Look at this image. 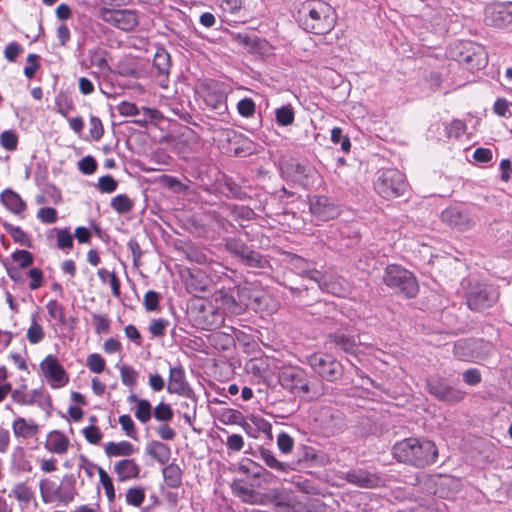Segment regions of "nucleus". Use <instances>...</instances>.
<instances>
[{
	"label": "nucleus",
	"instance_id": "nucleus-1",
	"mask_svg": "<svg viewBox=\"0 0 512 512\" xmlns=\"http://www.w3.org/2000/svg\"><path fill=\"white\" fill-rule=\"evenodd\" d=\"M392 455L399 462L424 468L436 462L438 450L434 442L426 438L409 437L393 445Z\"/></svg>",
	"mask_w": 512,
	"mask_h": 512
},
{
	"label": "nucleus",
	"instance_id": "nucleus-2",
	"mask_svg": "<svg viewBox=\"0 0 512 512\" xmlns=\"http://www.w3.org/2000/svg\"><path fill=\"white\" fill-rule=\"evenodd\" d=\"M299 25L306 32L323 35L330 32L336 22L331 5L321 0H308L298 11Z\"/></svg>",
	"mask_w": 512,
	"mask_h": 512
},
{
	"label": "nucleus",
	"instance_id": "nucleus-3",
	"mask_svg": "<svg viewBox=\"0 0 512 512\" xmlns=\"http://www.w3.org/2000/svg\"><path fill=\"white\" fill-rule=\"evenodd\" d=\"M196 93L208 109L214 111L220 120H224L228 115L227 94L220 83L204 80L197 85Z\"/></svg>",
	"mask_w": 512,
	"mask_h": 512
},
{
	"label": "nucleus",
	"instance_id": "nucleus-4",
	"mask_svg": "<svg viewBox=\"0 0 512 512\" xmlns=\"http://www.w3.org/2000/svg\"><path fill=\"white\" fill-rule=\"evenodd\" d=\"M383 282L392 289H397L408 298L417 295L419 286L414 275L399 265H388L383 275Z\"/></svg>",
	"mask_w": 512,
	"mask_h": 512
},
{
	"label": "nucleus",
	"instance_id": "nucleus-5",
	"mask_svg": "<svg viewBox=\"0 0 512 512\" xmlns=\"http://www.w3.org/2000/svg\"><path fill=\"white\" fill-rule=\"evenodd\" d=\"M374 188L381 197L391 199L404 195L408 184L402 172L397 169H387L381 172Z\"/></svg>",
	"mask_w": 512,
	"mask_h": 512
},
{
	"label": "nucleus",
	"instance_id": "nucleus-6",
	"mask_svg": "<svg viewBox=\"0 0 512 512\" xmlns=\"http://www.w3.org/2000/svg\"><path fill=\"white\" fill-rule=\"evenodd\" d=\"M307 364L321 379L335 382L343 375V366L332 355L313 353L307 357Z\"/></svg>",
	"mask_w": 512,
	"mask_h": 512
},
{
	"label": "nucleus",
	"instance_id": "nucleus-7",
	"mask_svg": "<svg viewBox=\"0 0 512 512\" xmlns=\"http://www.w3.org/2000/svg\"><path fill=\"white\" fill-rule=\"evenodd\" d=\"M498 299V291L485 283H476L471 286L466 294V301L469 309L482 311L491 307Z\"/></svg>",
	"mask_w": 512,
	"mask_h": 512
},
{
	"label": "nucleus",
	"instance_id": "nucleus-8",
	"mask_svg": "<svg viewBox=\"0 0 512 512\" xmlns=\"http://www.w3.org/2000/svg\"><path fill=\"white\" fill-rule=\"evenodd\" d=\"M307 276L318 283L321 290L331 293L338 297H345L350 292L349 283L341 276L333 272L321 274L317 270H310Z\"/></svg>",
	"mask_w": 512,
	"mask_h": 512
},
{
	"label": "nucleus",
	"instance_id": "nucleus-9",
	"mask_svg": "<svg viewBox=\"0 0 512 512\" xmlns=\"http://www.w3.org/2000/svg\"><path fill=\"white\" fill-rule=\"evenodd\" d=\"M487 26L498 29L512 28V2H497L488 5L484 12Z\"/></svg>",
	"mask_w": 512,
	"mask_h": 512
},
{
	"label": "nucleus",
	"instance_id": "nucleus-10",
	"mask_svg": "<svg viewBox=\"0 0 512 512\" xmlns=\"http://www.w3.org/2000/svg\"><path fill=\"white\" fill-rule=\"evenodd\" d=\"M428 392L439 401L446 403H458L465 397V392L450 385V383L441 377H432L427 380Z\"/></svg>",
	"mask_w": 512,
	"mask_h": 512
},
{
	"label": "nucleus",
	"instance_id": "nucleus-11",
	"mask_svg": "<svg viewBox=\"0 0 512 512\" xmlns=\"http://www.w3.org/2000/svg\"><path fill=\"white\" fill-rule=\"evenodd\" d=\"M441 219L444 223L458 231L470 230L476 223L474 215L462 206H450L442 211Z\"/></svg>",
	"mask_w": 512,
	"mask_h": 512
},
{
	"label": "nucleus",
	"instance_id": "nucleus-12",
	"mask_svg": "<svg viewBox=\"0 0 512 512\" xmlns=\"http://www.w3.org/2000/svg\"><path fill=\"white\" fill-rule=\"evenodd\" d=\"M280 385L296 396L306 394L310 391L309 381L305 373L296 368L283 370L279 375Z\"/></svg>",
	"mask_w": 512,
	"mask_h": 512
},
{
	"label": "nucleus",
	"instance_id": "nucleus-13",
	"mask_svg": "<svg viewBox=\"0 0 512 512\" xmlns=\"http://www.w3.org/2000/svg\"><path fill=\"white\" fill-rule=\"evenodd\" d=\"M167 392L177 394L186 399H193L196 394L186 378V373L181 364L170 366Z\"/></svg>",
	"mask_w": 512,
	"mask_h": 512
},
{
	"label": "nucleus",
	"instance_id": "nucleus-14",
	"mask_svg": "<svg viewBox=\"0 0 512 512\" xmlns=\"http://www.w3.org/2000/svg\"><path fill=\"white\" fill-rule=\"evenodd\" d=\"M344 479L353 485L367 489L385 486L387 481L383 475L361 468L347 471Z\"/></svg>",
	"mask_w": 512,
	"mask_h": 512
},
{
	"label": "nucleus",
	"instance_id": "nucleus-15",
	"mask_svg": "<svg viewBox=\"0 0 512 512\" xmlns=\"http://www.w3.org/2000/svg\"><path fill=\"white\" fill-rule=\"evenodd\" d=\"M41 370L53 388H60L68 383V376L57 358L48 355L40 364Z\"/></svg>",
	"mask_w": 512,
	"mask_h": 512
},
{
	"label": "nucleus",
	"instance_id": "nucleus-16",
	"mask_svg": "<svg viewBox=\"0 0 512 512\" xmlns=\"http://www.w3.org/2000/svg\"><path fill=\"white\" fill-rule=\"evenodd\" d=\"M103 19L123 31H131L138 25L137 14L133 10H109L102 13Z\"/></svg>",
	"mask_w": 512,
	"mask_h": 512
},
{
	"label": "nucleus",
	"instance_id": "nucleus-17",
	"mask_svg": "<svg viewBox=\"0 0 512 512\" xmlns=\"http://www.w3.org/2000/svg\"><path fill=\"white\" fill-rule=\"evenodd\" d=\"M309 209L315 217L322 221L334 219L340 213L338 205L332 199L321 195L310 198Z\"/></svg>",
	"mask_w": 512,
	"mask_h": 512
},
{
	"label": "nucleus",
	"instance_id": "nucleus-18",
	"mask_svg": "<svg viewBox=\"0 0 512 512\" xmlns=\"http://www.w3.org/2000/svg\"><path fill=\"white\" fill-rule=\"evenodd\" d=\"M459 62L466 63L470 69L479 70L487 65V56L482 46L472 42L461 43Z\"/></svg>",
	"mask_w": 512,
	"mask_h": 512
},
{
	"label": "nucleus",
	"instance_id": "nucleus-19",
	"mask_svg": "<svg viewBox=\"0 0 512 512\" xmlns=\"http://www.w3.org/2000/svg\"><path fill=\"white\" fill-rule=\"evenodd\" d=\"M153 73L157 77L159 85L163 88L167 87L168 76L171 69V57L165 48H158L152 65Z\"/></svg>",
	"mask_w": 512,
	"mask_h": 512
},
{
	"label": "nucleus",
	"instance_id": "nucleus-20",
	"mask_svg": "<svg viewBox=\"0 0 512 512\" xmlns=\"http://www.w3.org/2000/svg\"><path fill=\"white\" fill-rule=\"evenodd\" d=\"M0 200L13 214L21 215L26 210V203L22 200L20 195L12 189H5L0 195Z\"/></svg>",
	"mask_w": 512,
	"mask_h": 512
},
{
	"label": "nucleus",
	"instance_id": "nucleus-21",
	"mask_svg": "<svg viewBox=\"0 0 512 512\" xmlns=\"http://www.w3.org/2000/svg\"><path fill=\"white\" fill-rule=\"evenodd\" d=\"M145 452L161 465H166L171 458L170 447L157 440L150 441L146 445Z\"/></svg>",
	"mask_w": 512,
	"mask_h": 512
},
{
	"label": "nucleus",
	"instance_id": "nucleus-22",
	"mask_svg": "<svg viewBox=\"0 0 512 512\" xmlns=\"http://www.w3.org/2000/svg\"><path fill=\"white\" fill-rule=\"evenodd\" d=\"M114 471L119 481H126L139 476L140 467L134 459H123L118 461L114 466Z\"/></svg>",
	"mask_w": 512,
	"mask_h": 512
},
{
	"label": "nucleus",
	"instance_id": "nucleus-23",
	"mask_svg": "<svg viewBox=\"0 0 512 512\" xmlns=\"http://www.w3.org/2000/svg\"><path fill=\"white\" fill-rule=\"evenodd\" d=\"M69 446L68 438L59 431H52L48 434L45 447L48 451L56 454H63Z\"/></svg>",
	"mask_w": 512,
	"mask_h": 512
},
{
	"label": "nucleus",
	"instance_id": "nucleus-24",
	"mask_svg": "<svg viewBox=\"0 0 512 512\" xmlns=\"http://www.w3.org/2000/svg\"><path fill=\"white\" fill-rule=\"evenodd\" d=\"M13 433L16 437L24 439L35 436L38 432V426L34 421L28 422L25 418L18 417L12 423Z\"/></svg>",
	"mask_w": 512,
	"mask_h": 512
},
{
	"label": "nucleus",
	"instance_id": "nucleus-25",
	"mask_svg": "<svg viewBox=\"0 0 512 512\" xmlns=\"http://www.w3.org/2000/svg\"><path fill=\"white\" fill-rule=\"evenodd\" d=\"M223 210L227 214L231 215L235 221L240 224L245 221L253 220L256 216L255 212L248 206L243 205H235V204H225L223 205Z\"/></svg>",
	"mask_w": 512,
	"mask_h": 512
},
{
	"label": "nucleus",
	"instance_id": "nucleus-26",
	"mask_svg": "<svg viewBox=\"0 0 512 512\" xmlns=\"http://www.w3.org/2000/svg\"><path fill=\"white\" fill-rule=\"evenodd\" d=\"M76 479L73 474L65 475L61 483V491L59 494V503L66 506L71 503L76 493L75 490Z\"/></svg>",
	"mask_w": 512,
	"mask_h": 512
},
{
	"label": "nucleus",
	"instance_id": "nucleus-27",
	"mask_svg": "<svg viewBox=\"0 0 512 512\" xmlns=\"http://www.w3.org/2000/svg\"><path fill=\"white\" fill-rule=\"evenodd\" d=\"M39 489L41 499L44 503L49 504L56 500L59 502L61 485H57L49 479H42L39 484Z\"/></svg>",
	"mask_w": 512,
	"mask_h": 512
},
{
	"label": "nucleus",
	"instance_id": "nucleus-28",
	"mask_svg": "<svg viewBox=\"0 0 512 512\" xmlns=\"http://www.w3.org/2000/svg\"><path fill=\"white\" fill-rule=\"evenodd\" d=\"M224 240L225 249L234 257L239 259V262L243 260L246 254L251 249L243 240L236 237H226Z\"/></svg>",
	"mask_w": 512,
	"mask_h": 512
},
{
	"label": "nucleus",
	"instance_id": "nucleus-29",
	"mask_svg": "<svg viewBox=\"0 0 512 512\" xmlns=\"http://www.w3.org/2000/svg\"><path fill=\"white\" fill-rule=\"evenodd\" d=\"M135 452L133 444L129 441L108 442L105 453L108 457L130 456Z\"/></svg>",
	"mask_w": 512,
	"mask_h": 512
},
{
	"label": "nucleus",
	"instance_id": "nucleus-30",
	"mask_svg": "<svg viewBox=\"0 0 512 512\" xmlns=\"http://www.w3.org/2000/svg\"><path fill=\"white\" fill-rule=\"evenodd\" d=\"M163 478L170 488H178L182 482V470L176 463L166 464L162 469Z\"/></svg>",
	"mask_w": 512,
	"mask_h": 512
},
{
	"label": "nucleus",
	"instance_id": "nucleus-31",
	"mask_svg": "<svg viewBox=\"0 0 512 512\" xmlns=\"http://www.w3.org/2000/svg\"><path fill=\"white\" fill-rule=\"evenodd\" d=\"M240 263L244 266L255 269L265 270L271 268L270 261L265 256L253 249L249 250V252Z\"/></svg>",
	"mask_w": 512,
	"mask_h": 512
},
{
	"label": "nucleus",
	"instance_id": "nucleus-32",
	"mask_svg": "<svg viewBox=\"0 0 512 512\" xmlns=\"http://www.w3.org/2000/svg\"><path fill=\"white\" fill-rule=\"evenodd\" d=\"M260 458L269 468L277 472L287 473L291 469L287 462L278 460L274 452L269 449L262 448L260 450Z\"/></svg>",
	"mask_w": 512,
	"mask_h": 512
},
{
	"label": "nucleus",
	"instance_id": "nucleus-33",
	"mask_svg": "<svg viewBox=\"0 0 512 512\" xmlns=\"http://www.w3.org/2000/svg\"><path fill=\"white\" fill-rule=\"evenodd\" d=\"M329 341L346 353H354L357 347L355 338L345 333H333L329 335Z\"/></svg>",
	"mask_w": 512,
	"mask_h": 512
},
{
	"label": "nucleus",
	"instance_id": "nucleus-34",
	"mask_svg": "<svg viewBox=\"0 0 512 512\" xmlns=\"http://www.w3.org/2000/svg\"><path fill=\"white\" fill-rule=\"evenodd\" d=\"M472 349L473 340H459L454 344L453 353L457 359L470 362L473 357Z\"/></svg>",
	"mask_w": 512,
	"mask_h": 512
},
{
	"label": "nucleus",
	"instance_id": "nucleus-35",
	"mask_svg": "<svg viewBox=\"0 0 512 512\" xmlns=\"http://www.w3.org/2000/svg\"><path fill=\"white\" fill-rule=\"evenodd\" d=\"M9 497L28 504L33 499L34 492L25 482H20L13 486L9 493Z\"/></svg>",
	"mask_w": 512,
	"mask_h": 512
},
{
	"label": "nucleus",
	"instance_id": "nucleus-36",
	"mask_svg": "<svg viewBox=\"0 0 512 512\" xmlns=\"http://www.w3.org/2000/svg\"><path fill=\"white\" fill-rule=\"evenodd\" d=\"M295 112L292 105H283L275 110V120L279 126L286 127L293 124Z\"/></svg>",
	"mask_w": 512,
	"mask_h": 512
},
{
	"label": "nucleus",
	"instance_id": "nucleus-37",
	"mask_svg": "<svg viewBox=\"0 0 512 512\" xmlns=\"http://www.w3.org/2000/svg\"><path fill=\"white\" fill-rule=\"evenodd\" d=\"M110 206L118 214H125L133 209L134 203L126 194H118L111 199Z\"/></svg>",
	"mask_w": 512,
	"mask_h": 512
},
{
	"label": "nucleus",
	"instance_id": "nucleus-38",
	"mask_svg": "<svg viewBox=\"0 0 512 512\" xmlns=\"http://www.w3.org/2000/svg\"><path fill=\"white\" fill-rule=\"evenodd\" d=\"M473 344L479 345H473V357L471 362L482 361L486 359L493 351V345L484 340H473Z\"/></svg>",
	"mask_w": 512,
	"mask_h": 512
},
{
	"label": "nucleus",
	"instance_id": "nucleus-39",
	"mask_svg": "<svg viewBox=\"0 0 512 512\" xmlns=\"http://www.w3.org/2000/svg\"><path fill=\"white\" fill-rule=\"evenodd\" d=\"M37 317L36 313L31 316L32 323L27 330V339L31 344L41 342L45 336L42 326L37 323Z\"/></svg>",
	"mask_w": 512,
	"mask_h": 512
},
{
	"label": "nucleus",
	"instance_id": "nucleus-40",
	"mask_svg": "<svg viewBox=\"0 0 512 512\" xmlns=\"http://www.w3.org/2000/svg\"><path fill=\"white\" fill-rule=\"evenodd\" d=\"M4 228L11 235L15 242L26 247L31 246L29 236L19 226H13L12 224L4 223Z\"/></svg>",
	"mask_w": 512,
	"mask_h": 512
},
{
	"label": "nucleus",
	"instance_id": "nucleus-41",
	"mask_svg": "<svg viewBox=\"0 0 512 512\" xmlns=\"http://www.w3.org/2000/svg\"><path fill=\"white\" fill-rule=\"evenodd\" d=\"M152 416V406L150 402L146 399H141L138 401V405L135 407V417L141 423H147Z\"/></svg>",
	"mask_w": 512,
	"mask_h": 512
},
{
	"label": "nucleus",
	"instance_id": "nucleus-42",
	"mask_svg": "<svg viewBox=\"0 0 512 512\" xmlns=\"http://www.w3.org/2000/svg\"><path fill=\"white\" fill-rule=\"evenodd\" d=\"M119 370L122 383L125 386L134 387L139 377L138 372L129 365H122Z\"/></svg>",
	"mask_w": 512,
	"mask_h": 512
},
{
	"label": "nucleus",
	"instance_id": "nucleus-43",
	"mask_svg": "<svg viewBox=\"0 0 512 512\" xmlns=\"http://www.w3.org/2000/svg\"><path fill=\"white\" fill-rule=\"evenodd\" d=\"M49 316L57 320L59 323H65V311L62 304H60L57 300H50L46 305Z\"/></svg>",
	"mask_w": 512,
	"mask_h": 512
},
{
	"label": "nucleus",
	"instance_id": "nucleus-44",
	"mask_svg": "<svg viewBox=\"0 0 512 512\" xmlns=\"http://www.w3.org/2000/svg\"><path fill=\"white\" fill-rule=\"evenodd\" d=\"M0 145L7 151H14L17 149L18 136L12 130L3 131L0 134Z\"/></svg>",
	"mask_w": 512,
	"mask_h": 512
},
{
	"label": "nucleus",
	"instance_id": "nucleus-45",
	"mask_svg": "<svg viewBox=\"0 0 512 512\" xmlns=\"http://www.w3.org/2000/svg\"><path fill=\"white\" fill-rule=\"evenodd\" d=\"M153 416L157 421L168 422L173 418V410L169 404L161 402L153 409Z\"/></svg>",
	"mask_w": 512,
	"mask_h": 512
},
{
	"label": "nucleus",
	"instance_id": "nucleus-46",
	"mask_svg": "<svg viewBox=\"0 0 512 512\" xmlns=\"http://www.w3.org/2000/svg\"><path fill=\"white\" fill-rule=\"evenodd\" d=\"M237 111L240 116L250 118L256 111L255 102L251 98H243L237 103Z\"/></svg>",
	"mask_w": 512,
	"mask_h": 512
},
{
	"label": "nucleus",
	"instance_id": "nucleus-47",
	"mask_svg": "<svg viewBox=\"0 0 512 512\" xmlns=\"http://www.w3.org/2000/svg\"><path fill=\"white\" fill-rule=\"evenodd\" d=\"M57 246L59 249H71L73 247V236L68 228L56 229Z\"/></svg>",
	"mask_w": 512,
	"mask_h": 512
},
{
	"label": "nucleus",
	"instance_id": "nucleus-48",
	"mask_svg": "<svg viewBox=\"0 0 512 512\" xmlns=\"http://www.w3.org/2000/svg\"><path fill=\"white\" fill-rule=\"evenodd\" d=\"M87 367L93 373H101L105 368V360L98 353H92L87 357Z\"/></svg>",
	"mask_w": 512,
	"mask_h": 512
},
{
	"label": "nucleus",
	"instance_id": "nucleus-49",
	"mask_svg": "<svg viewBox=\"0 0 512 512\" xmlns=\"http://www.w3.org/2000/svg\"><path fill=\"white\" fill-rule=\"evenodd\" d=\"M100 482L105 490L106 496L109 500H113L115 497V489L111 478L105 472L103 468H98Z\"/></svg>",
	"mask_w": 512,
	"mask_h": 512
},
{
	"label": "nucleus",
	"instance_id": "nucleus-50",
	"mask_svg": "<svg viewBox=\"0 0 512 512\" xmlns=\"http://www.w3.org/2000/svg\"><path fill=\"white\" fill-rule=\"evenodd\" d=\"M145 499L144 491L141 488H130L126 493V502L129 505L139 507Z\"/></svg>",
	"mask_w": 512,
	"mask_h": 512
},
{
	"label": "nucleus",
	"instance_id": "nucleus-51",
	"mask_svg": "<svg viewBox=\"0 0 512 512\" xmlns=\"http://www.w3.org/2000/svg\"><path fill=\"white\" fill-rule=\"evenodd\" d=\"M117 181L110 175H104L99 178L97 188L102 193H112L117 189Z\"/></svg>",
	"mask_w": 512,
	"mask_h": 512
},
{
	"label": "nucleus",
	"instance_id": "nucleus-52",
	"mask_svg": "<svg viewBox=\"0 0 512 512\" xmlns=\"http://www.w3.org/2000/svg\"><path fill=\"white\" fill-rule=\"evenodd\" d=\"M160 294L153 290H149L144 295V307L147 311H156L159 309Z\"/></svg>",
	"mask_w": 512,
	"mask_h": 512
},
{
	"label": "nucleus",
	"instance_id": "nucleus-53",
	"mask_svg": "<svg viewBox=\"0 0 512 512\" xmlns=\"http://www.w3.org/2000/svg\"><path fill=\"white\" fill-rule=\"evenodd\" d=\"M169 325V321L163 318L154 319L149 325V332L154 337H162L165 335V330Z\"/></svg>",
	"mask_w": 512,
	"mask_h": 512
},
{
	"label": "nucleus",
	"instance_id": "nucleus-54",
	"mask_svg": "<svg viewBox=\"0 0 512 512\" xmlns=\"http://www.w3.org/2000/svg\"><path fill=\"white\" fill-rule=\"evenodd\" d=\"M212 217L217 227L221 229L223 232L235 233L237 231V227L231 221H229L219 213L213 212Z\"/></svg>",
	"mask_w": 512,
	"mask_h": 512
},
{
	"label": "nucleus",
	"instance_id": "nucleus-55",
	"mask_svg": "<svg viewBox=\"0 0 512 512\" xmlns=\"http://www.w3.org/2000/svg\"><path fill=\"white\" fill-rule=\"evenodd\" d=\"M37 218L44 224H53L57 221V211L52 207H42L37 212Z\"/></svg>",
	"mask_w": 512,
	"mask_h": 512
},
{
	"label": "nucleus",
	"instance_id": "nucleus-56",
	"mask_svg": "<svg viewBox=\"0 0 512 512\" xmlns=\"http://www.w3.org/2000/svg\"><path fill=\"white\" fill-rule=\"evenodd\" d=\"M82 432H83L85 439L90 444H94V445L98 444L102 439V433H101L99 427H97L95 425H90L88 427H85Z\"/></svg>",
	"mask_w": 512,
	"mask_h": 512
},
{
	"label": "nucleus",
	"instance_id": "nucleus-57",
	"mask_svg": "<svg viewBox=\"0 0 512 512\" xmlns=\"http://www.w3.org/2000/svg\"><path fill=\"white\" fill-rule=\"evenodd\" d=\"M78 169L84 175L93 174L97 169V162L92 156H86L78 162Z\"/></svg>",
	"mask_w": 512,
	"mask_h": 512
},
{
	"label": "nucleus",
	"instance_id": "nucleus-58",
	"mask_svg": "<svg viewBox=\"0 0 512 512\" xmlns=\"http://www.w3.org/2000/svg\"><path fill=\"white\" fill-rule=\"evenodd\" d=\"M12 257L21 268L29 267L33 263V256L27 250H17L13 253Z\"/></svg>",
	"mask_w": 512,
	"mask_h": 512
},
{
	"label": "nucleus",
	"instance_id": "nucleus-59",
	"mask_svg": "<svg viewBox=\"0 0 512 512\" xmlns=\"http://www.w3.org/2000/svg\"><path fill=\"white\" fill-rule=\"evenodd\" d=\"M89 125H90V129H89L90 136L96 141L99 140L103 136V133H104V128H103L101 120L96 116H91Z\"/></svg>",
	"mask_w": 512,
	"mask_h": 512
},
{
	"label": "nucleus",
	"instance_id": "nucleus-60",
	"mask_svg": "<svg viewBox=\"0 0 512 512\" xmlns=\"http://www.w3.org/2000/svg\"><path fill=\"white\" fill-rule=\"evenodd\" d=\"M240 470L244 473H247L253 477H260L262 476L266 470L254 463L251 460H247L246 462H243L240 465Z\"/></svg>",
	"mask_w": 512,
	"mask_h": 512
},
{
	"label": "nucleus",
	"instance_id": "nucleus-61",
	"mask_svg": "<svg viewBox=\"0 0 512 512\" xmlns=\"http://www.w3.org/2000/svg\"><path fill=\"white\" fill-rule=\"evenodd\" d=\"M293 445L294 441L290 435H288L287 433H280L278 435L277 446L282 453H290L293 449Z\"/></svg>",
	"mask_w": 512,
	"mask_h": 512
},
{
	"label": "nucleus",
	"instance_id": "nucleus-62",
	"mask_svg": "<svg viewBox=\"0 0 512 512\" xmlns=\"http://www.w3.org/2000/svg\"><path fill=\"white\" fill-rule=\"evenodd\" d=\"M119 424L122 429L125 431L126 435L135 439L136 438V430L135 424L128 414H123L119 417Z\"/></svg>",
	"mask_w": 512,
	"mask_h": 512
},
{
	"label": "nucleus",
	"instance_id": "nucleus-63",
	"mask_svg": "<svg viewBox=\"0 0 512 512\" xmlns=\"http://www.w3.org/2000/svg\"><path fill=\"white\" fill-rule=\"evenodd\" d=\"M93 323L97 334L107 333L109 331L110 321L105 315L94 314Z\"/></svg>",
	"mask_w": 512,
	"mask_h": 512
},
{
	"label": "nucleus",
	"instance_id": "nucleus-64",
	"mask_svg": "<svg viewBox=\"0 0 512 512\" xmlns=\"http://www.w3.org/2000/svg\"><path fill=\"white\" fill-rule=\"evenodd\" d=\"M22 51L23 48L18 42H10L5 47L4 56L9 62H14Z\"/></svg>",
	"mask_w": 512,
	"mask_h": 512
}]
</instances>
